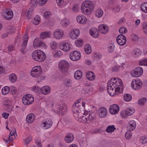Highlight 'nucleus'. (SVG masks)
<instances>
[{
    "label": "nucleus",
    "instance_id": "obj_1",
    "mask_svg": "<svg viewBox=\"0 0 147 147\" xmlns=\"http://www.w3.org/2000/svg\"><path fill=\"white\" fill-rule=\"evenodd\" d=\"M32 56L34 60L38 62H43L46 57L45 53L40 50L34 51L32 54Z\"/></svg>",
    "mask_w": 147,
    "mask_h": 147
},
{
    "label": "nucleus",
    "instance_id": "obj_2",
    "mask_svg": "<svg viewBox=\"0 0 147 147\" xmlns=\"http://www.w3.org/2000/svg\"><path fill=\"white\" fill-rule=\"evenodd\" d=\"M109 84L113 86L114 88L117 86L120 87L121 90L122 91H123V82L120 78H118L117 79L116 78H112L110 80L107 85H109Z\"/></svg>",
    "mask_w": 147,
    "mask_h": 147
},
{
    "label": "nucleus",
    "instance_id": "obj_3",
    "mask_svg": "<svg viewBox=\"0 0 147 147\" xmlns=\"http://www.w3.org/2000/svg\"><path fill=\"white\" fill-rule=\"evenodd\" d=\"M107 90L108 93L111 96L115 95L117 92H119L120 93L122 91L121 89V87L119 86L116 87L114 88L113 86H111V85L110 84H109V85H107Z\"/></svg>",
    "mask_w": 147,
    "mask_h": 147
},
{
    "label": "nucleus",
    "instance_id": "obj_4",
    "mask_svg": "<svg viewBox=\"0 0 147 147\" xmlns=\"http://www.w3.org/2000/svg\"><path fill=\"white\" fill-rule=\"evenodd\" d=\"M59 67L61 72H67L69 67V65L68 62L65 60L61 61L59 63Z\"/></svg>",
    "mask_w": 147,
    "mask_h": 147
},
{
    "label": "nucleus",
    "instance_id": "obj_5",
    "mask_svg": "<svg viewBox=\"0 0 147 147\" xmlns=\"http://www.w3.org/2000/svg\"><path fill=\"white\" fill-rule=\"evenodd\" d=\"M143 69L141 67H137L131 72V75L133 77H138L141 76L143 73Z\"/></svg>",
    "mask_w": 147,
    "mask_h": 147
},
{
    "label": "nucleus",
    "instance_id": "obj_6",
    "mask_svg": "<svg viewBox=\"0 0 147 147\" xmlns=\"http://www.w3.org/2000/svg\"><path fill=\"white\" fill-rule=\"evenodd\" d=\"M132 88L135 90H138L142 86L143 83L140 80H133L131 82Z\"/></svg>",
    "mask_w": 147,
    "mask_h": 147
},
{
    "label": "nucleus",
    "instance_id": "obj_7",
    "mask_svg": "<svg viewBox=\"0 0 147 147\" xmlns=\"http://www.w3.org/2000/svg\"><path fill=\"white\" fill-rule=\"evenodd\" d=\"M69 57L71 60L74 61H76L79 59L80 58V53L79 51H75L70 54Z\"/></svg>",
    "mask_w": 147,
    "mask_h": 147
},
{
    "label": "nucleus",
    "instance_id": "obj_8",
    "mask_svg": "<svg viewBox=\"0 0 147 147\" xmlns=\"http://www.w3.org/2000/svg\"><path fill=\"white\" fill-rule=\"evenodd\" d=\"M57 112L59 113L61 112V113L63 114L65 112L67 111V107L64 102L63 101L60 102L59 104L57 105Z\"/></svg>",
    "mask_w": 147,
    "mask_h": 147
},
{
    "label": "nucleus",
    "instance_id": "obj_9",
    "mask_svg": "<svg viewBox=\"0 0 147 147\" xmlns=\"http://www.w3.org/2000/svg\"><path fill=\"white\" fill-rule=\"evenodd\" d=\"M116 40L117 43L121 46L124 45L126 42V38L123 34L119 35L117 38Z\"/></svg>",
    "mask_w": 147,
    "mask_h": 147
},
{
    "label": "nucleus",
    "instance_id": "obj_10",
    "mask_svg": "<svg viewBox=\"0 0 147 147\" xmlns=\"http://www.w3.org/2000/svg\"><path fill=\"white\" fill-rule=\"evenodd\" d=\"M119 110V106L116 104L111 105L109 108V111L111 114L114 115L117 113Z\"/></svg>",
    "mask_w": 147,
    "mask_h": 147
},
{
    "label": "nucleus",
    "instance_id": "obj_11",
    "mask_svg": "<svg viewBox=\"0 0 147 147\" xmlns=\"http://www.w3.org/2000/svg\"><path fill=\"white\" fill-rule=\"evenodd\" d=\"M80 34V30L77 29H73V30L70 32V36L73 39L77 38Z\"/></svg>",
    "mask_w": 147,
    "mask_h": 147
},
{
    "label": "nucleus",
    "instance_id": "obj_12",
    "mask_svg": "<svg viewBox=\"0 0 147 147\" xmlns=\"http://www.w3.org/2000/svg\"><path fill=\"white\" fill-rule=\"evenodd\" d=\"M53 125V122L52 120L50 119H47L45 121L42 123V126L45 128V129L50 128Z\"/></svg>",
    "mask_w": 147,
    "mask_h": 147
},
{
    "label": "nucleus",
    "instance_id": "obj_13",
    "mask_svg": "<svg viewBox=\"0 0 147 147\" xmlns=\"http://www.w3.org/2000/svg\"><path fill=\"white\" fill-rule=\"evenodd\" d=\"M46 45L45 43L40 40V39H35L33 42V46L34 47H43Z\"/></svg>",
    "mask_w": 147,
    "mask_h": 147
},
{
    "label": "nucleus",
    "instance_id": "obj_14",
    "mask_svg": "<svg viewBox=\"0 0 147 147\" xmlns=\"http://www.w3.org/2000/svg\"><path fill=\"white\" fill-rule=\"evenodd\" d=\"M63 35V31L60 29H57L54 32V36L55 38L59 39Z\"/></svg>",
    "mask_w": 147,
    "mask_h": 147
},
{
    "label": "nucleus",
    "instance_id": "obj_15",
    "mask_svg": "<svg viewBox=\"0 0 147 147\" xmlns=\"http://www.w3.org/2000/svg\"><path fill=\"white\" fill-rule=\"evenodd\" d=\"M60 47L64 51H67L69 50L71 46L69 43L62 42L60 44Z\"/></svg>",
    "mask_w": 147,
    "mask_h": 147
},
{
    "label": "nucleus",
    "instance_id": "obj_16",
    "mask_svg": "<svg viewBox=\"0 0 147 147\" xmlns=\"http://www.w3.org/2000/svg\"><path fill=\"white\" fill-rule=\"evenodd\" d=\"M98 29L100 32L104 34H107L109 31L108 27L104 24L100 25L98 27Z\"/></svg>",
    "mask_w": 147,
    "mask_h": 147
},
{
    "label": "nucleus",
    "instance_id": "obj_17",
    "mask_svg": "<svg viewBox=\"0 0 147 147\" xmlns=\"http://www.w3.org/2000/svg\"><path fill=\"white\" fill-rule=\"evenodd\" d=\"M99 116L101 118H105L107 115V111L104 107L100 108L98 110Z\"/></svg>",
    "mask_w": 147,
    "mask_h": 147
},
{
    "label": "nucleus",
    "instance_id": "obj_18",
    "mask_svg": "<svg viewBox=\"0 0 147 147\" xmlns=\"http://www.w3.org/2000/svg\"><path fill=\"white\" fill-rule=\"evenodd\" d=\"M89 32L90 34L94 38H97L99 36V32L95 28H91L89 30Z\"/></svg>",
    "mask_w": 147,
    "mask_h": 147
},
{
    "label": "nucleus",
    "instance_id": "obj_19",
    "mask_svg": "<svg viewBox=\"0 0 147 147\" xmlns=\"http://www.w3.org/2000/svg\"><path fill=\"white\" fill-rule=\"evenodd\" d=\"M85 3L84 2L81 6V10L82 13L84 14L88 15L90 13L89 12V9L88 7H86Z\"/></svg>",
    "mask_w": 147,
    "mask_h": 147
},
{
    "label": "nucleus",
    "instance_id": "obj_20",
    "mask_svg": "<svg viewBox=\"0 0 147 147\" xmlns=\"http://www.w3.org/2000/svg\"><path fill=\"white\" fill-rule=\"evenodd\" d=\"M74 139V135L71 133H68L65 137V141L67 143L71 142Z\"/></svg>",
    "mask_w": 147,
    "mask_h": 147
},
{
    "label": "nucleus",
    "instance_id": "obj_21",
    "mask_svg": "<svg viewBox=\"0 0 147 147\" xmlns=\"http://www.w3.org/2000/svg\"><path fill=\"white\" fill-rule=\"evenodd\" d=\"M50 91V88L48 86H45L40 88V93L43 94H48Z\"/></svg>",
    "mask_w": 147,
    "mask_h": 147
},
{
    "label": "nucleus",
    "instance_id": "obj_22",
    "mask_svg": "<svg viewBox=\"0 0 147 147\" xmlns=\"http://www.w3.org/2000/svg\"><path fill=\"white\" fill-rule=\"evenodd\" d=\"M27 41L28 40L27 39L24 40L20 48V51L23 54H24L27 52L26 47L27 44Z\"/></svg>",
    "mask_w": 147,
    "mask_h": 147
},
{
    "label": "nucleus",
    "instance_id": "obj_23",
    "mask_svg": "<svg viewBox=\"0 0 147 147\" xmlns=\"http://www.w3.org/2000/svg\"><path fill=\"white\" fill-rule=\"evenodd\" d=\"M5 14V18L6 19L10 20L13 17V12L10 9L7 10L6 11Z\"/></svg>",
    "mask_w": 147,
    "mask_h": 147
},
{
    "label": "nucleus",
    "instance_id": "obj_24",
    "mask_svg": "<svg viewBox=\"0 0 147 147\" xmlns=\"http://www.w3.org/2000/svg\"><path fill=\"white\" fill-rule=\"evenodd\" d=\"M128 127L129 128L128 129L130 131H132L136 127V122L134 120H131L128 123Z\"/></svg>",
    "mask_w": 147,
    "mask_h": 147
},
{
    "label": "nucleus",
    "instance_id": "obj_25",
    "mask_svg": "<svg viewBox=\"0 0 147 147\" xmlns=\"http://www.w3.org/2000/svg\"><path fill=\"white\" fill-rule=\"evenodd\" d=\"M35 118V116L34 114H29L26 117V120L28 123H31L34 121Z\"/></svg>",
    "mask_w": 147,
    "mask_h": 147
},
{
    "label": "nucleus",
    "instance_id": "obj_26",
    "mask_svg": "<svg viewBox=\"0 0 147 147\" xmlns=\"http://www.w3.org/2000/svg\"><path fill=\"white\" fill-rule=\"evenodd\" d=\"M76 19L77 22L82 24H84L87 20L86 18L83 15L78 16Z\"/></svg>",
    "mask_w": 147,
    "mask_h": 147
},
{
    "label": "nucleus",
    "instance_id": "obj_27",
    "mask_svg": "<svg viewBox=\"0 0 147 147\" xmlns=\"http://www.w3.org/2000/svg\"><path fill=\"white\" fill-rule=\"evenodd\" d=\"M82 113H81L80 115L78 114V121L82 122L85 123L88 121V118L85 116H82Z\"/></svg>",
    "mask_w": 147,
    "mask_h": 147
},
{
    "label": "nucleus",
    "instance_id": "obj_28",
    "mask_svg": "<svg viewBox=\"0 0 147 147\" xmlns=\"http://www.w3.org/2000/svg\"><path fill=\"white\" fill-rule=\"evenodd\" d=\"M87 78L90 80H94L95 78L94 74L91 71H89L87 72L86 75Z\"/></svg>",
    "mask_w": 147,
    "mask_h": 147
},
{
    "label": "nucleus",
    "instance_id": "obj_29",
    "mask_svg": "<svg viewBox=\"0 0 147 147\" xmlns=\"http://www.w3.org/2000/svg\"><path fill=\"white\" fill-rule=\"evenodd\" d=\"M84 2L85 3L86 7H88L90 11H92L94 9V4L92 3V2L89 1H86Z\"/></svg>",
    "mask_w": 147,
    "mask_h": 147
},
{
    "label": "nucleus",
    "instance_id": "obj_30",
    "mask_svg": "<svg viewBox=\"0 0 147 147\" xmlns=\"http://www.w3.org/2000/svg\"><path fill=\"white\" fill-rule=\"evenodd\" d=\"M3 105L4 106L6 110L8 112L11 113L13 111V107L11 105V104L4 103Z\"/></svg>",
    "mask_w": 147,
    "mask_h": 147
},
{
    "label": "nucleus",
    "instance_id": "obj_31",
    "mask_svg": "<svg viewBox=\"0 0 147 147\" xmlns=\"http://www.w3.org/2000/svg\"><path fill=\"white\" fill-rule=\"evenodd\" d=\"M82 76V71L81 70H78L76 71L74 74L75 78L77 80H79Z\"/></svg>",
    "mask_w": 147,
    "mask_h": 147
},
{
    "label": "nucleus",
    "instance_id": "obj_32",
    "mask_svg": "<svg viewBox=\"0 0 147 147\" xmlns=\"http://www.w3.org/2000/svg\"><path fill=\"white\" fill-rule=\"evenodd\" d=\"M25 96H26V100L28 101V104H31L33 102L34 100V98L31 94H28Z\"/></svg>",
    "mask_w": 147,
    "mask_h": 147
},
{
    "label": "nucleus",
    "instance_id": "obj_33",
    "mask_svg": "<svg viewBox=\"0 0 147 147\" xmlns=\"http://www.w3.org/2000/svg\"><path fill=\"white\" fill-rule=\"evenodd\" d=\"M9 80L12 83H14L16 81L17 76L14 73H12L9 75Z\"/></svg>",
    "mask_w": 147,
    "mask_h": 147
},
{
    "label": "nucleus",
    "instance_id": "obj_34",
    "mask_svg": "<svg viewBox=\"0 0 147 147\" xmlns=\"http://www.w3.org/2000/svg\"><path fill=\"white\" fill-rule=\"evenodd\" d=\"M147 99L145 97H142L139 99L138 101V104L141 106L144 105L146 103Z\"/></svg>",
    "mask_w": 147,
    "mask_h": 147
},
{
    "label": "nucleus",
    "instance_id": "obj_35",
    "mask_svg": "<svg viewBox=\"0 0 147 147\" xmlns=\"http://www.w3.org/2000/svg\"><path fill=\"white\" fill-rule=\"evenodd\" d=\"M141 51L138 49H134L132 52V55L135 57H138L141 55Z\"/></svg>",
    "mask_w": 147,
    "mask_h": 147
},
{
    "label": "nucleus",
    "instance_id": "obj_36",
    "mask_svg": "<svg viewBox=\"0 0 147 147\" xmlns=\"http://www.w3.org/2000/svg\"><path fill=\"white\" fill-rule=\"evenodd\" d=\"M50 32H41L40 34V38L42 39H45L47 38L50 35Z\"/></svg>",
    "mask_w": 147,
    "mask_h": 147
},
{
    "label": "nucleus",
    "instance_id": "obj_37",
    "mask_svg": "<svg viewBox=\"0 0 147 147\" xmlns=\"http://www.w3.org/2000/svg\"><path fill=\"white\" fill-rule=\"evenodd\" d=\"M103 13L102 10L101 9H98L96 11L95 16L97 18H100L102 16Z\"/></svg>",
    "mask_w": 147,
    "mask_h": 147
},
{
    "label": "nucleus",
    "instance_id": "obj_38",
    "mask_svg": "<svg viewBox=\"0 0 147 147\" xmlns=\"http://www.w3.org/2000/svg\"><path fill=\"white\" fill-rule=\"evenodd\" d=\"M140 8L143 12L147 13V2L142 3L141 5Z\"/></svg>",
    "mask_w": 147,
    "mask_h": 147
},
{
    "label": "nucleus",
    "instance_id": "obj_39",
    "mask_svg": "<svg viewBox=\"0 0 147 147\" xmlns=\"http://www.w3.org/2000/svg\"><path fill=\"white\" fill-rule=\"evenodd\" d=\"M115 129L114 125H109L107 127L106 131L107 132L111 133L113 132Z\"/></svg>",
    "mask_w": 147,
    "mask_h": 147
},
{
    "label": "nucleus",
    "instance_id": "obj_40",
    "mask_svg": "<svg viewBox=\"0 0 147 147\" xmlns=\"http://www.w3.org/2000/svg\"><path fill=\"white\" fill-rule=\"evenodd\" d=\"M10 88L8 86H6L3 88L2 90V93L3 95H5L10 91Z\"/></svg>",
    "mask_w": 147,
    "mask_h": 147
},
{
    "label": "nucleus",
    "instance_id": "obj_41",
    "mask_svg": "<svg viewBox=\"0 0 147 147\" xmlns=\"http://www.w3.org/2000/svg\"><path fill=\"white\" fill-rule=\"evenodd\" d=\"M40 66L35 67L32 68L31 72L40 73L41 74L42 72V70L40 68Z\"/></svg>",
    "mask_w": 147,
    "mask_h": 147
},
{
    "label": "nucleus",
    "instance_id": "obj_42",
    "mask_svg": "<svg viewBox=\"0 0 147 147\" xmlns=\"http://www.w3.org/2000/svg\"><path fill=\"white\" fill-rule=\"evenodd\" d=\"M64 84L67 87H69L71 86L72 82L71 80L69 79L66 78L64 81Z\"/></svg>",
    "mask_w": 147,
    "mask_h": 147
},
{
    "label": "nucleus",
    "instance_id": "obj_43",
    "mask_svg": "<svg viewBox=\"0 0 147 147\" xmlns=\"http://www.w3.org/2000/svg\"><path fill=\"white\" fill-rule=\"evenodd\" d=\"M84 51L87 54H89L91 53L92 51L91 47L90 45H86L84 48Z\"/></svg>",
    "mask_w": 147,
    "mask_h": 147
},
{
    "label": "nucleus",
    "instance_id": "obj_44",
    "mask_svg": "<svg viewBox=\"0 0 147 147\" xmlns=\"http://www.w3.org/2000/svg\"><path fill=\"white\" fill-rule=\"evenodd\" d=\"M124 100L127 102H129L132 99V97L129 94H126L124 95L123 97Z\"/></svg>",
    "mask_w": 147,
    "mask_h": 147
},
{
    "label": "nucleus",
    "instance_id": "obj_45",
    "mask_svg": "<svg viewBox=\"0 0 147 147\" xmlns=\"http://www.w3.org/2000/svg\"><path fill=\"white\" fill-rule=\"evenodd\" d=\"M134 112V109H127L125 111V114L128 115H132Z\"/></svg>",
    "mask_w": 147,
    "mask_h": 147
},
{
    "label": "nucleus",
    "instance_id": "obj_46",
    "mask_svg": "<svg viewBox=\"0 0 147 147\" xmlns=\"http://www.w3.org/2000/svg\"><path fill=\"white\" fill-rule=\"evenodd\" d=\"M69 21L68 20L64 19L61 22V24L63 27H66L69 24Z\"/></svg>",
    "mask_w": 147,
    "mask_h": 147
},
{
    "label": "nucleus",
    "instance_id": "obj_47",
    "mask_svg": "<svg viewBox=\"0 0 147 147\" xmlns=\"http://www.w3.org/2000/svg\"><path fill=\"white\" fill-rule=\"evenodd\" d=\"M53 53L55 57H59L62 55L61 51L58 50L54 51Z\"/></svg>",
    "mask_w": 147,
    "mask_h": 147
},
{
    "label": "nucleus",
    "instance_id": "obj_48",
    "mask_svg": "<svg viewBox=\"0 0 147 147\" xmlns=\"http://www.w3.org/2000/svg\"><path fill=\"white\" fill-rule=\"evenodd\" d=\"M40 18L38 16H36L34 19L33 21V23L35 25H37L38 24L40 23Z\"/></svg>",
    "mask_w": 147,
    "mask_h": 147
},
{
    "label": "nucleus",
    "instance_id": "obj_49",
    "mask_svg": "<svg viewBox=\"0 0 147 147\" xmlns=\"http://www.w3.org/2000/svg\"><path fill=\"white\" fill-rule=\"evenodd\" d=\"M140 141L143 144H145L147 142V136H141L140 138Z\"/></svg>",
    "mask_w": 147,
    "mask_h": 147
},
{
    "label": "nucleus",
    "instance_id": "obj_50",
    "mask_svg": "<svg viewBox=\"0 0 147 147\" xmlns=\"http://www.w3.org/2000/svg\"><path fill=\"white\" fill-rule=\"evenodd\" d=\"M130 131L129 130V131H127L125 134V137L127 139H129L132 136V134Z\"/></svg>",
    "mask_w": 147,
    "mask_h": 147
},
{
    "label": "nucleus",
    "instance_id": "obj_51",
    "mask_svg": "<svg viewBox=\"0 0 147 147\" xmlns=\"http://www.w3.org/2000/svg\"><path fill=\"white\" fill-rule=\"evenodd\" d=\"M127 31V28L124 27L120 28L119 29V32L121 34H125Z\"/></svg>",
    "mask_w": 147,
    "mask_h": 147
},
{
    "label": "nucleus",
    "instance_id": "obj_52",
    "mask_svg": "<svg viewBox=\"0 0 147 147\" xmlns=\"http://www.w3.org/2000/svg\"><path fill=\"white\" fill-rule=\"evenodd\" d=\"M83 41L82 40H77L75 42V44L76 46L78 47H80L82 46L83 45L82 44Z\"/></svg>",
    "mask_w": 147,
    "mask_h": 147
},
{
    "label": "nucleus",
    "instance_id": "obj_53",
    "mask_svg": "<svg viewBox=\"0 0 147 147\" xmlns=\"http://www.w3.org/2000/svg\"><path fill=\"white\" fill-rule=\"evenodd\" d=\"M80 7L78 4H75L74 5L72 8V10L74 12L77 11L79 9Z\"/></svg>",
    "mask_w": 147,
    "mask_h": 147
},
{
    "label": "nucleus",
    "instance_id": "obj_54",
    "mask_svg": "<svg viewBox=\"0 0 147 147\" xmlns=\"http://www.w3.org/2000/svg\"><path fill=\"white\" fill-rule=\"evenodd\" d=\"M81 104H80V105L79 104H74L73 106L72 109L73 110L76 111V108H77L78 109H80L81 107Z\"/></svg>",
    "mask_w": 147,
    "mask_h": 147
},
{
    "label": "nucleus",
    "instance_id": "obj_55",
    "mask_svg": "<svg viewBox=\"0 0 147 147\" xmlns=\"http://www.w3.org/2000/svg\"><path fill=\"white\" fill-rule=\"evenodd\" d=\"M115 46L113 44H111L108 47V51L109 53H112L114 50Z\"/></svg>",
    "mask_w": 147,
    "mask_h": 147
},
{
    "label": "nucleus",
    "instance_id": "obj_56",
    "mask_svg": "<svg viewBox=\"0 0 147 147\" xmlns=\"http://www.w3.org/2000/svg\"><path fill=\"white\" fill-rule=\"evenodd\" d=\"M38 3L37 0H31L30 4L32 7L36 6Z\"/></svg>",
    "mask_w": 147,
    "mask_h": 147
},
{
    "label": "nucleus",
    "instance_id": "obj_57",
    "mask_svg": "<svg viewBox=\"0 0 147 147\" xmlns=\"http://www.w3.org/2000/svg\"><path fill=\"white\" fill-rule=\"evenodd\" d=\"M50 46L52 49L53 50H55L57 48V44L55 42L52 41L51 43Z\"/></svg>",
    "mask_w": 147,
    "mask_h": 147
},
{
    "label": "nucleus",
    "instance_id": "obj_58",
    "mask_svg": "<svg viewBox=\"0 0 147 147\" xmlns=\"http://www.w3.org/2000/svg\"><path fill=\"white\" fill-rule=\"evenodd\" d=\"M40 88L37 86H34L32 88L33 91L35 93H40Z\"/></svg>",
    "mask_w": 147,
    "mask_h": 147
},
{
    "label": "nucleus",
    "instance_id": "obj_59",
    "mask_svg": "<svg viewBox=\"0 0 147 147\" xmlns=\"http://www.w3.org/2000/svg\"><path fill=\"white\" fill-rule=\"evenodd\" d=\"M139 65L147 66V59H146L139 62Z\"/></svg>",
    "mask_w": 147,
    "mask_h": 147
},
{
    "label": "nucleus",
    "instance_id": "obj_60",
    "mask_svg": "<svg viewBox=\"0 0 147 147\" xmlns=\"http://www.w3.org/2000/svg\"><path fill=\"white\" fill-rule=\"evenodd\" d=\"M40 73L31 72V74L32 76L34 77H38L41 74Z\"/></svg>",
    "mask_w": 147,
    "mask_h": 147
},
{
    "label": "nucleus",
    "instance_id": "obj_61",
    "mask_svg": "<svg viewBox=\"0 0 147 147\" xmlns=\"http://www.w3.org/2000/svg\"><path fill=\"white\" fill-rule=\"evenodd\" d=\"M132 40L134 41H137L138 40V37L137 34H133L131 35Z\"/></svg>",
    "mask_w": 147,
    "mask_h": 147
},
{
    "label": "nucleus",
    "instance_id": "obj_62",
    "mask_svg": "<svg viewBox=\"0 0 147 147\" xmlns=\"http://www.w3.org/2000/svg\"><path fill=\"white\" fill-rule=\"evenodd\" d=\"M51 15V13L50 12L47 11L45 13L43 16L45 18H48L50 17Z\"/></svg>",
    "mask_w": 147,
    "mask_h": 147
},
{
    "label": "nucleus",
    "instance_id": "obj_63",
    "mask_svg": "<svg viewBox=\"0 0 147 147\" xmlns=\"http://www.w3.org/2000/svg\"><path fill=\"white\" fill-rule=\"evenodd\" d=\"M22 100V103L24 105H29V104H28V101H27V100H26V96H24L23 97Z\"/></svg>",
    "mask_w": 147,
    "mask_h": 147
},
{
    "label": "nucleus",
    "instance_id": "obj_64",
    "mask_svg": "<svg viewBox=\"0 0 147 147\" xmlns=\"http://www.w3.org/2000/svg\"><path fill=\"white\" fill-rule=\"evenodd\" d=\"M82 92L84 94H87L89 92V90L87 89L86 85L85 86V87L83 88L82 91Z\"/></svg>",
    "mask_w": 147,
    "mask_h": 147
}]
</instances>
